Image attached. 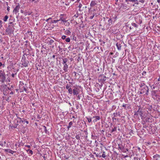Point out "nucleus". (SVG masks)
Masks as SVG:
<instances>
[{"label": "nucleus", "instance_id": "nucleus-11", "mask_svg": "<svg viewBox=\"0 0 160 160\" xmlns=\"http://www.w3.org/2000/svg\"><path fill=\"white\" fill-rule=\"evenodd\" d=\"M153 157L155 160H158L159 158H160V156L156 154L154 155Z\"/></svg>", "mask_w": 160, "mask_h": 160}, {"label": "nucleus", "instance_id": "nucleus-33", "mask_svg": "<svg viewBox=\"0 0 160 160\" xmlns=\"http://www.w3.org/2000/svg\"><path fill=\"white\" fill-rule=\"evenodd\" d=\"M126 105H127L126 104H123V105H122V107H124V108H126Z\"/></svg>", "mask_w": 160, "mask_h": 160}, {"label": "nucleus", "instance_id": "nucleus-42", "mask_svg": "<svg viewBox=\"0 0 160 160\" xmlns=\"http://www.w3.org/2000/svg\"><path fill=\"white\" fill-rule=\"evenodd\" d=\"M7 10L9 11V7H7Z\"/></svg>", "mask_w": 160, "mask_h": 160}, {"label": "nucleus", "instance_id": "nucleus-44", "mask_svg": "<svg viewBox=\"0 0 160 160\" xmlns=\"http://www.w3.org/2000/svg\"><path fill=\"white\" fill-rule=\"evenodd\" d=\"M157 1L158 3H160V0H157Z\"/></svg>", "mask_w": 160, "mask_h": 160}, {"label": "nucleus", "instance_id": "nucleus-28", "mask_svg": "<svg viewBox=\"0 0 160 160\" xmlns=\"http://www.w3.org/2000/svg\"><path fill=\"white\" fill-rule=\"evenodd\" d=\"M18 118L20 120V122H25V120H21V118Z\"/></svg>", "mask_w": 160, "mask_h": 160}, {"label": "nucleus", "instance_id": "nucleus-52", "mask_svg": "<svg viewBox=\"0 0 160 160\" xmlns=\"http://www.w3.org/2000/svg\"><path fill=\"white\" fill-rule=\"evenodd\" d=\"M2 27L1 24H0V28H1Z\"/></svg>", "mask_w": 160, "mask_h": 160}, {"label": "nucleus", "instance_id": "nucleus-53", "mask_svg": "<svg viewBox=\"0 0 160 160\" xmlns=\"http://www.w3.org/2000/svg\"><path fill=\"white\" fill-rule=\"evenodd\" d=\"M13 92H10V94H12Z\"/></svg>", "mask_w": 160, "mask_h": 160}, {"label": "nucleus", "instance_id": "nucleus-34", "mask_svg": "<svg viewBox=\"0 0 160 160\" xmlns=\"http://www.w3.org/2000/svg\"><path fill=\"white\" fill-rule=\"evenodd\" d=\"M94 15H93V16H90V19H92L94 17Z\"/></svg>", "mask_w": 160, "mask_h": 160}, {"label": "nucleus", "instance_id": "nucleus-1", "mask_svg": "<svg viewBox=\"0 0 160 160\" xmlns=\"http://www.w3.org/2000/svg\"><path fill=\"white\" fill-rule=\"evenodd\" d=\"M140 89L141 90V93L142 94L145 93L146 94H147L149 90L148 87L144 83L140 84Z\"/></svg>", "mask_w": 160, "mask_h": 160}, {"label": "nucleus", "instance_id": "nucleus-35", "mask_svg": "<svg viewBox=\"0 0 160 160\" xmlns=\"http://www.w3.org/2000/svg\"><path fill=\"white\" fill-rule=\"evenodd\" d=\"M76 138L77 139H79V137L78 136H76Z\"/></svg>", "mask_w": 160, "mask_h": 160}, {"label": "nucleus", "instance_id": "nucleus-13", "mask_svg": "<svg viewBox=\"0 0 160 160\" xmlns=\"http://www.w3.org/2000/svg\"><path fill=\"white\" fill-rule=\"evenodd\" d=\"M72 122L71 121L69 122V124H68V127H67V128L68 130L71 127V126H72Z\"/></svg>", "mask_w": 160, "mask_h": 160}, {"label": "nucleus", "instance_id": "nucleus-50", "mask_svg": "<svg viewBox=\"0 0 160 160\" xmlns=\"http://www.w3.org/2000/svg\"><path fill=\"white\" fill-rule=\"evenodd\" d=\"M138 150H140V148H138Z\"/></svg>", "mask_w": 160, "mask_h": 160}, {"label": "nucleus", "instance_id": "nucleus-19", "mask_svg": "<svg viewBox=\"0 0 160 160\" xmlns=\"http://www.w3.org/2000/svg\"><path fill=\"white\" fill-rule=\"evenodd\" d=\"M60 19V20H61L63 22H67V20H66L64 18H61Z\"/></svg>", "mask_w": 160, "mask_h": 160}, {"label": "nucleus", "instance_id": "nucleus-6", "mask_svg": "<svg viewBox=\"0 0 160 160\" xmlns=\"http://www.w3.org/2000/svg\"><path fill=\"white\" fill-rule=\"evenodd\" d=\"M72 93L74 95H77L79 93V91L77 90V88H74L73 89Z\"/></svg>", "mask_w": 160, "mask_h": 160}, {"label": "nucleus", "instance_id": "nucleus-40", "mask_svg": "<svg viewBox=\"0 0 160 160\" xmlns=\"http://www.w3.org/2000/svg\"><path fill=\"white\" fill-rule=\"evenodd\" d=\"M25 122L27 123V124H28L29 123V122L28 121H25Z\"/></svg>", "mask_w": 160, "mask_h": 160}, {"label": "nucleus", "instance_id": "nucleus-8", "mask_svg": "<svg viewBox=\"0 0 160 160\" xmlns=\"http://www.w3.org/2000/svg\"><path fill=\"white\" fill-rule=\"evenodd\" d=\"M68 66L67 64H64L63 70L65 72H66L68 71Z\"/></svg>", "mask_w": 160, "mask_h": 160}, {"label": "nucleus", "instance_id": "nucleus-16", "mask_svg": "<svg viewBox=\"0 0 160 160\" xmlns=\"http://www.w3.org/2000/svg\"><path fill=\"white\" fill-rule=\"evenodd\" d=\"M132 25L136 28H137L138 27V25L135 23H132Z\"/></svg>", "mask_w": 160, "mask_h": 160}, {"label": "nucleus", "instance_id": "nucleus-45", "mask_svg": "<svg viewBox=\"0 0 160 160\" xmlns=\"http://www.w3.org/2000/svg\"><path fill=\"white\" fill-rule=\"evenodd\" d=\"M2 22L1 20H0V24H2Z\"/></svg>", "mask_w": 160, "mask_h": 160}, {"label": "nucleus", "instance_id": "nucleus-22", "mask_svg": "<svg viewBox=\"0 0 160 160\" xmlns=\"http://www.w3.org/2000/svg\"><path fill=\"white\" fill-rule=\"evenodd\" d=\"M117 130V128L116 127H114L113 129H112V132H113L114 131H116Z\"/></svg>", "mask_w": 160, "mask_h": 160}, {"label": "nucleus", "instance_id": "nucleus-9", "mask_svg": "<svg viewBox=\"0 0 160 160\" xmlns=\"http://www.w3.org/2000/svg\"><path fill=\"white\" fill-rule=\"evenodd\" d=\"M93 118H96L93 120V122H95L97 121L98 120L100 119V118L99 116H97L96 117H93Z\"/></svg>", "mask_w": 160, "mask_h": 160}, {"label": "nucleus", "instance_id": "nucleus-37", "mask_svg": "<svg viewBox=\"0 0 160 160\" xmlns=\"http://www.w3.org/2000/svg\"><path fill=\"white\" fill-rule=\"evenodd\" d=\"M51 19V18H48V19H46V22H48V21L49 19Z\"/></svg>", "mask_w": 160, "mask_h": 160}, {"label": "nucleus", "instance_id": "nucleus-15", "mask_svg": "<svg viewBox=\"0 0 160 160\" xmlns=\"http://www.w3.org/2000/svg\"><path fill=\"white\" fill-rule=\"evenodd\" d=\"M60 21V19L58 20H54L52 21V23H56L58 22V21Z\"/></svg>", "mask_w": 160, "mask_h": 160}, {"label": "nucleus", "instance_id": "nucleus-17", "mask_svg": "<svg viewBox=\"0 0 160 160\" xmlns=\"http://www.w3.org/2000/svg\"><path fill=\"white\" fill-rule=\"evenodd\" d=\"M116 46L117 47V48L118 50H120L121 49V46H120V44H117Z\"/></svg>", "mask_w": 160, "mask_h": 160}, {"label": "nucleus", "instance_id": "nucleus-7", "mask_svg": "<svg viewBox=\"0 0 160 160\" xmlns=\"http://www.w3.org/2000/svg\"><path fill=\"white\" fill-rule=\"evenodd\" d=\"M4 151L6 152H8L9 153H10L12 154H13L14 153L16 152L15 151H12L9 149H4Z\"/></svg>", "mask_w": 160, "mask_h": 160}, {"label": "nucleus", "instance_id": "nucleus-38", "mask_svg": "<svg viewBox=\"0 0 160 160\" xmlns=\"http://www.w3.org/2000/svg\"><path fill=\"white\" fill-rule=\"evenodd\" d=\"M24 91H25L26 92V91H27V89L26 88H24Z\"/></svg>", "mask_w": 160, "mask_h": 160}, {"label": "nucleus", "instance_id": "nucleus-5", "mask_svg": "<svg viewBox=\"0 0 160 160\" xmlns=\"http://www.w3.org/2000/svg\"><path fill=\"white\" fill-rule=\"evenodd\" d=\"M20 8V7L19 5L16 6L13 10V12L16 14L19 12Z\"/></svg>", "mask_w": 160, "mask_h": 160}, {"label": "nucleus", "instance_id": "nucleus-20", "mask_svg": "<svg viewBox=\"0 0 160 160\" xmlns=\"http://www.w3.org/2000/svg\"><path fill=\"white\" fill-rule=\"evenodd\" d=\"M105 152H103V154H102V157L104 158H105L106 157V155H105Z\"/></svg>", "mask_w": 160, "mask_h": 160}, {"label": "nucleus", "instance_id": "nucleus-30", "mask_svg": "<svg viewBox=\"0 0 160 160\" xmlns=\"http://www.w3.org/2000/svg\"><path fill=\"white\" fill-rule=\"evenodd\" d=\"M138 112L139 113V114L141 116H142V113L141 112H139L138 111Z\"/></svg>", "mask_w": 160, "mask_h": 160}, {"label": "nucleus", "instance_id": "nucleus-14", "mask_svg": "<svg viewBox=\"0 0 160 160\" xmlns=\"http://www.w3.org/2000/svg\"><path fill=\"white\" fill-rule=\"evenodd\" d=\"M8 18V16L6 15L5 16L4 18H3V20L4 22H6L7 21V19Z\"/></svg>", "mask_w": 160, "mask_h": 160}, {"label": "nucleus", "instance_id": "nucleus-48", "mask_svg": "<svg viewBox=\"0 0 160 160\" xmlns=\"http://www.w3.org/2000/svg\"><path fill=\"white\" fill-rule=\"evenodd\" d=\"M80 0H77V1L78 2Z\"/></svg>", "mask_w": 160, "mask_h": 160}, {"label": "nucleus", "instance_id": "nucleus-27", "mask_svg": "<svg viewBox=\"0 0 160 160\" xmlns=\"http://www.w3.org/2000/svg\"><path fill=\"white\" fill-rule=\"evenodd\" d=\"M66 36L65 35H63L62 37V39H65L66 38Z\"/></svg>", "mask_w": 160, "mask_h": 160}, {"label": "nucleus", "instance_id": "nucleus-24", "mask_svg": "<svg viewBox=\"0 0 160 160\" xmlns=\"http://www.w3.org/2000/svg\"><path fill=\"white\" fill-rule=\"evenodd\" d=\"M43 128H44V131L46 133L47 132V130L46 127L44 126H43Z\"/></svg>", "mask_w": 160, "mask_h": 160}, {"label": "nucleus", "instance_id": "nucleus-25", "mask_svg": "<svg viewBox=\"0 0 160 160\" xmlns=\"http://www.w3.org/2000/svg\"><path fill=\"white\" fill-rule=\"evenodd\" d=\"M82 4L81 3H80L78 5V7L79 8H81V7H82Z\"/></svg>", "mask_w": 160, "mask_h": 160}, {"label": "nucleus", "instance_id": "nucleus-47", "mask_svg": "<svg viewBox=\"0 0 160 160\" xmlns=\"http://www.w3.org/2000/svg\"><path fill=\"white\" fill-rule=\"evenodd\" d=\"M130 1L134 2V0H129Z\"/></svg>", "mask_w": 160, "mask_h": 160}, {"label": "nucleus", "instance_id": "nucleus-46", "mask_svg": "<svg viewBox=\"0 0 160 160\" xmlns=\"http://www.w3.org/2000/svg\"><path fill=\"white\" fill-rule=\"evenodd\" d=\"M112 21V20H111V19H109L108 20V22H110V21Z\"/></svg>", "mask_w": 160, "mask_h": 160}, {"label": "nucleus", "instance_id": "nucleus-23", "mask_svg": "<svg viewBox=\"0 0 160 160\" xmlns=\"http://www.w3.org/2000/svg\"><path fill=\"white\" fill-rule=\"evenodd\" d=\"M134 2L135 4H138L139 3L138 1L137 0H134Z\"/></svg>", "mask_w": 160, "mask_h": 160}, {"label": "nucleus", "instance_id": "nucleus-26", "mask_svg": "<svg viewBox=\"0 0 160 160\" xmlns=\"http://www.w3.org/2000/svg\"><path fill=\"white\" fill-rule=\"evenodd\" d=\"M88 122H90L92 121V119L91 118H88Z\"/></svg>", "mask_w": 160, "mask_h": 160}, {"label": "nucleus", "instance_id": "nucleus-4", "mask_svg": "<svg viewBox=\"0 0 160 160\" xmlns=\"http://www.w3.org/2000/svg\"><path fill=\"white\" fill-rule=\"evenodd\" d=\"M72 86L70 85L67 84L66 86V88L68 90V93L70 94H72L73 90L72 88Z\"/></svg>", "mask_w": 160, "mask_h": 160}, {"label": "nucleus", "instance_id": "nucleus-49", "mask_svg": "<svg viewBox=\"0 0 160 160\" xmlns=\"http://www.w3.org/2000/svg\"><path fill=\"white\" fill-rule=\"evenodd\" d=\"M143 73H146V72H143Z\"/></svg>", "mask_w": 160, "mask_h": 160}, {"label": "nucleus", "instance_id": "nucleus-21", "mask_svg": "<svg viewBox=\"0 0 160 160\" xmlns=\"http://www.w3.org/2000/svg\"><path fill=\"white\" fill-rule=\"evenodd\" d=\"M70 39L69 38H67L66 39L65 41L67 42H70Z\"/></svg>", "mask_w": 160, "mask_h": 160}, {"label": "nucleus", "instance_id": "nucleus-32", "mask_svg": "<svg viewBox=\"0 0 160 160\" xmlns=\"http://www.w3.org/2000/svg\"><path fill=\"white\" fill-rule=\"evenodd\" d=\"M23 64L25 67H26L27 66V63L26 62H25L24 64Z\"/></svg>", "mask_w": 160, "mask_h": 160}, {"label": "nucleus", "instance_id": "nucleus-39", "mask_svg": "<svg viewBox=\"0 0 160 160\" xmlns=\"http://www.w3.org/2000/svg\"><path fill=\"white\" fill-rule=\"evenodd\" d=\"M103 77H104L103 78V80L105 81L106 80V77L105 76H103Z\"/></svg>", "mask_w": 160, "mask_h": 160}, {"label": "nucleus", "instance_id": "nucleus-18", "mask_svg": "<svg viewBox=\"0 0 160 160\" xmlns=\"http://www.w3.org/2000/svg\"><path fill=\"white\" fill-rule=\"evenodd\" d=\"M27 151L29 152V153L31 154V155L32 154H33V152L31 150H30L29 149H28L27 150Z\"/></svg>", "mask_w": 160, "mask_h": 160}, {"label": "nucleus", "instance_id": "nucleus-41", "mask_svg": "<svg viewBox=\"0 0 160 160\" xmlns=\"http://www.w3.org/2000/svg\"><path fill=\"white\" fill-rule=\"evenodd\" d=\"M2 65V62H0V67H1Z\"/></svg>", "mask_w": 160, "mask_h": 160}, {"label": "nucleus", "instance_id": "nucleus-51", "mask_svg": "<svg viewBox=\"0 0 160 160\" xmlns=\"http://www.w3.org/2000/svg\"><path fill=\"white\" fill-rule=\"evenodd\" d=\"M4 144L6 143V142H5V141H4Z\"/></svg>", "mask_w": 160, "mask_h": 160}, {"label": "nucleus", "instance_id": "nucleus-54", "mask_svg": "<svg viewBox=\"0 0 160 160\" xmlns=\"http://www.w3.org/2000/svg\"><path fill=\"white\" fill-rule=\"evenodd\" d=\"M21 12H22V10H21Z\"/></svg>", "mask_w": 160, "mask_h": 160}, {"label": "nucleus", "instance_id": "nucleus-36", "mask_svg": "<svg viewBox=\"0 0 160 160\" xmlns=\"http://www.w3.org/2000/svg\"><path fill=\"white\" fill-rule=\"evenodd\" d=\"M11 76H12V77L14 78V76H15V74H14V73H12V74Z\"/></svg>", "mask_w": 160, "mask_h": 160}, {"label": "nucleus", "instance_id": "nucleus-43", "mask_svg": "<svg viewBox=\"0 0 160 160\" xmlns=\"http://www.w3.org/2000/svg\"><path fill=\"white\" fill-rule=\"evenodd\" d=\"M39 0H32V1H35L36 2H38L39 1Z\"/></svg>", "mask_w": 160, "mask_h": 160}, {"label": "nucleus", "instance_id": "nucleus-31", "mask_svg": "<svg viewBox=\"0 0 160 160\" xmlns=\"http://www.w3.org/2000/svg\"><path fill=\"white\" fill-rule=\"evenodd\" d=\"M25 147H27V148H31V146L30 145H25Z\"/></svg>", "mask_w": 160, "mask_h": 160}, {"label": "nucleus", "instance_id": "nucleus-3", "mask_svg": "<svg viewBox=\"0 0 160 160\" xmlns=\"http://www.w3.org/2000/svg\"><path fill=\"white\" fill-rule=\"evenodd\" d=\"M2 79V82H3L6 79L5 74L2 71H0V78Z\"/></svg>", "mask_w": 160, "mask_h": 160}, {"label": "nucleus", "instance_id": "nucleus-2", "mask_svg": "<svg viewBox=\"0 0 160 160\" xmlns=\"http://www.w3.org/2000/svg\"><path fill=\"white\" fill-rule=\"evenodd\" d=\"M13 28L12 27H9L7 28L6 30L7 34L10 35L12 33L13 31Z\"/></svg>", "mask_w": 160, "mask_h": 160}, {"label": "nucleus", "instance_id": "nucleus-12", "mask_svg": "<svg viewBox=\"0 0 160 160\" xmlns=\"http://www.w3.org/2000/svg\"><path fill=\"white\" fill-rule=\"evenodd\" d=\"M68 61V59L66 58H64L62 59L63 64H66V62Z\"/></svg>", "mask_w": 160, "mask_h": 160}, {"label": "nucleus", "instance_id": "nucleus-29", "mask_svg": "<svg viewBox=\"0 0 160 160\" xmlns=\"http://www.w3.org/2000/svg\"><path fill=\"white\" fill-rule=\"evenodd\" d=\"M139 2L142 3H143L144 2V0H139Z\"/></svg>", "mask_w": 160, "mask_h": 160}, {"label": "nucleus", "instance_id": "nucleus-10", "mask_svg": "<svg viewBox=\"0 0 160 160\" xmlns=\"http://www.w3.org/2000/svg\"><path fill=\"white\" fill-rule=\"evenodd\" d=\"M96 2L94 1H92L90 4V6L91 7H92L94 6L96 4Z\"/></svg>", "mask_w": 160, "mask_h": 160}]
</instances>
